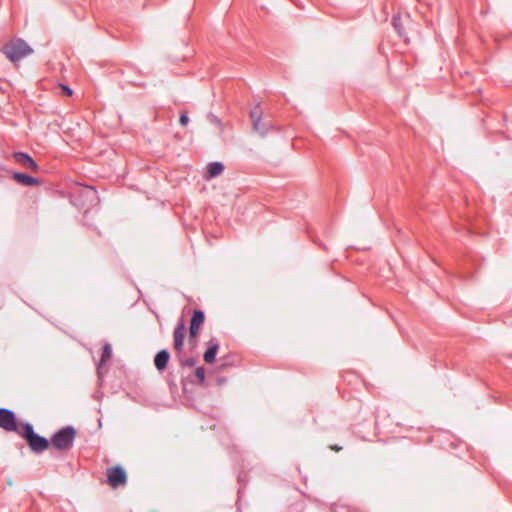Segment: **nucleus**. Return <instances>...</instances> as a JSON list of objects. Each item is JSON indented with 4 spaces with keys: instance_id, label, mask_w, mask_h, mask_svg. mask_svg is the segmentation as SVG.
Masks as SVG:
<instances>
[{
    "instance_id": "10",
    "label": "nucleus",
    "mask_w": 512,
    "mask_h": 512,
    "mask_svg": "<svg viewBox=\"0 0 512 512\" xmlns=\"http://www.w3.org/2000/svg\"><path fill=\"white\" fill-rule=\"evenodd\" d=\"M170 354L166 349L160 350L154 357V365L158 371L166 369Z\"/></svg>"
},
{
    "instance_id": "9",
    "label": "nucleus",
    "mask_w": 512,
    "mask_h": 512,
    "mask_svg": "<svg viewBox=\"0 0 512 512\" xmlns=\"http://www.w3.org/2000/svg\"><path fill=\"white\" fill-rule=\"evenodd\" d=\"M14 160L26 169H30L33 172L38 171V165L33 158L24 152H15L13 154Z\"/></svg>"
},
{
    "instance_id": "18",
    "label": "nucleus",
    "mask_w": 512,
    "mask_h": 512,
    "mask_svg": "<svg viewBox=\"0 0 512 512\" xmlns=\"http://www.w3.org/2000/svg\"><path fill=\"white\" fill-rule=\"evenodd\" d=\"M61 88H62V91L65 95L67 96H71L73 94V91L70 87L66 86V85H61Z\"/></svg>"
},
{
    "instance_id": "8",
    "label": "nucleus",
    "mask_w": 512,
    "mask_h": 512,
    "mask_svg": "<svg viewBox=\"0 0 512 512\" xmlns=\"http://www.w3.org/2000/svg\"><path fill=\"white\" fill-rule=\"evenodd\" d=\"M204 320H205V315L202 310H195L193 312L191 322H190V328H189L190 341L193 338H196L198 336L199 328L204 323Z\"/></svg>"
},
{
    "instance_id": "13",
    "label": "nucleus",
    "mask_w": 512,
    "mask_h": 512,
    "mask_svg": "<svg viewBox=\"0 0 512 512\" xmlns=\"http://www.w3.org/2000/svg\"><path fill=\"white\" fill-rule=\"evenodd\" d=\"M224 170L221 162H211L207 165L206 178L211 179L219 176Z\"/></svg>"
},
{
    "instance_id": "6",
    "label": "nucleus",
    "mask_w": 512,
    "mask_h": 512,
    "mask_svg": "<svg viewBox=\"0 0 512 512\" xmlns=\"http://www.w3.org/2000/svg\"><path fill=\"white\" fill-rule=\"evenodd\" d=\"M250 118L252 120L253 130L260 136L264 137L269 130V125L262 121V110L259 105L255 106L251 110Z\"/></svg>"
},
{
    "instance_id": "5",
    "label": "nucleus",
    "mask_w": 512,
    "mask_h": 512,
    "mask_svg": "<svg viewBox=\"0 0 512 512\" xmlns=\"http://www.w3.org/2000/svg\"><path fill=\"white\" fill-rule=\"evenodd\" d=\"M107 481L108 484L113 488L125 485L127 482V475L125 470L120 466L109 468L107 470Z\"/></svg>"
},
{
    "instance_id": "4",
    "label": "nucleus",
    "mask_w": 512,
    "mask_h": 512,
    "mask_svg": "<svg viewBox=\"0 0 512 512\" xmlns=\"http://www.w3.org/2000/svg\"><path fill=\"white\" fill-rule=\"evenodd\" d=\"M0 428L8 432L21 431L17 424V419L14 412L7 408H0Z\"/></svg>"
},
{
    "instance_id": "7",
    "label": "nucleus",
    "mask_w": 512,
    "mask_h": 512,
    "mask_svg": "<svg viewBox=\"0 0 512 512\" xmlns=\"http://www.w3.org/2000/svg\"><path fill=\"white\" fill-rule=\"evenodd\" d=\"M186 327L183 320H180L173 331V346L176 353L183 350Z\"/></svg>"
},
{
    "instance_id": "17",
    "label": "nucleus",
    "mask_w": 512,
    "mask_h": 512,
    "mask_svg": "<svg viewBox=\"0 0 512 512\" xmlns=\"http://www.w3.org/2000/svg\"><path fill=\"white\" fill-rule=\"evenodd\" d=\"M179 121H180V124H181V125H183V126L187 125V123H188V121H189V118H188L187 114H186V113H182V114L180 115V119H179Z\"/></svg>"
},
{
    "instance_id": "14",
    "label": "nucleus",
    "mask_w": 512,
    "mask_h": 512,
    "mask_svg": "<svg viewBox=\"0 0 512 512\" xmlns=\"http://www.w3.org/2000/svg\"><path fill=\"white\" fill-rule=\"evenodd\" d=\"M176 356L183 367H193L196 364V360L193 357H186L183 350L180 353H176Z\"/></svg>"
},
{
    "instance_id": "3",
    "label": "nucleus",
    "mask_w": 512,
    "mask_h": 512,
    "mask_svg": "<svg viewBox=\"0 0 512 512\" xmlns=\"http://www.w3.org/2000/svg\"><path fill=\"white\" fill-rule=\"evenodd\" d=\"M75 435V429L72 426H66L52 436L51 443L58 450H67L73 446Z\"/></svg>"
},
{
    "instance_id": "15",
    "label": "nucleus",
    "mask_w": 512,
    "mask_h": 512,
    "mask_svg": "<svg viewBox=\"0 0 512 512\" xmlns=\"http://www.w3.org/2000/svg\"><path fill=\"white\" fill-rule=\"evenodd\" d=\"M112 356V349L110 344H105L102 350L101 362H106Z\"/></svg>"
},
{
    "instance_id": "19",
    "label": "nucleus",
    "mask_w": 512,
    "mask_h": 512,
    "mask_svg": "<svg viewBox=\"0 0 512 512\" xmlns=\"http://www.w3.org/2000/svg\"><path fill=\"white\" fill-rule=\"evenodd\" d=\"M393 26L400 33L398 19L395 17L393 18Z\"/></svg>"
},
{
    "instance_id": "16",
    "label": "nucleus",
    "mask_w": 512,
    "mask_h": 512,
    "mask_svg": "<svg viewBox=\"0 0 512 512\" xmlns=\"http://www.w3.org/2000/svg\"><path fill=\"white\" fill-rule=\"evenodd\" d=\"M195 376L199 384H203L205 381V370L203 367H198L195 370Z\"/></svg>"
},
{
    "instance_id": "11",
    "label": "nucleus",
    "mask_w": 512,
    "mask_h": 512,
    "mask_svg": "<svg viewBox=\"0 0 512 512\" xmlns=\"http://www.w3.org/2000/svg\"><path fill=\"white\" fill-rule=\"evenodd\" d=\"M219 349V344L216 340H210L208 342V349L205 351L203 358L204 361L208 364H211L215 361L217 352Z\"/></svg>"
},
{
    "instance_id": "12",
    "label": "nucleus",
    "mask_w": 512,
    "mask_h": 512,
    "mask_svg": "<svg viewBox=\"0 0 512 512\" xmlns=\"http://www.w3.org/2000/svg\"><path fill=\"white\" fill-rule=\"evenodd\" d=\"M12 177L15 181L25 186H36L40 183L37 178L21 172H15Z\"/></svg>"
},
{
    "instance_id": "20",
    "label": "nucleus",
    "mask_w": 512,
    "mask_h": 512,
    "mask_svg": "<svg viewBox=\"0 0 512 512\" xmlns=\"http://www.w3.org/2000/svg\"><path fill=\"white\" fill-rule=\"evenodd\" d=\"M331 449L334 450V451H340L342 448L337 446V445H334V446H331Z\"/></svg>"
},
{
    "instance_id": "2",
    "label": "nucleus",
    "mask_w": 512,
    "mask_h": 512,
    "mask_svg": "<svg viewBox=\"0 0 512 512\" xmlns=\"http://www.w3.org/2000/svg\"><path fill=\"white\" fill-rule=\"evenodd\" d=\"M18 434L26 440L30 449L35 453L43 452L49 447V441L35 433L30 423L22 424L21 431Z\"/></svg>"
},
{
    "instance_id": "1",
    "label": "nucleus",
    "mask_w": 512,
    "mask_h": 512,
    "mask_svg": "<svg viewBox=\"0 0 512 512\" xmlns=\"http://www.w3.org/2000/svg\"><path fill=\"white\" fill-rule=\"evenodd\" d=\"M2 53L13 63L33 53V49L23 39H13L1 48Z\"/></svg>"
}]
</instances>
